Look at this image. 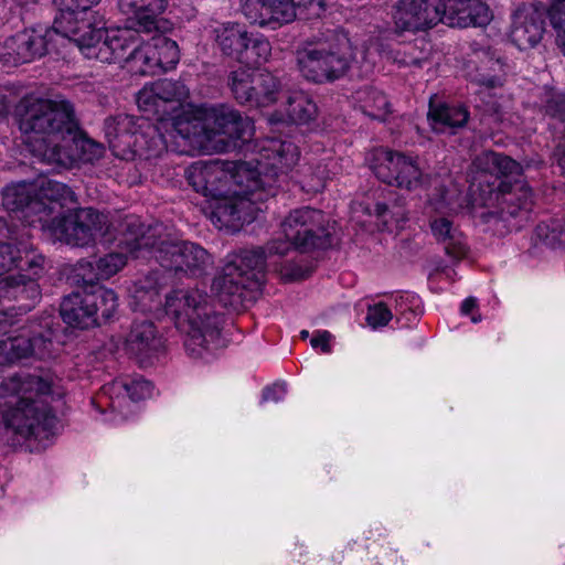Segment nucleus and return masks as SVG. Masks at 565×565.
I'll list each match as a JSON object with an SVG mask.
<instances>
[{"instance_id":"nucleus-1","label":"nucleus","mask_w":565,"mask_h":565,"mask_svg":"<svg viewBox=\"0 0 565 565\" xmlns=\"http://www.w3.org/2000/svg\"><path fill=\"white\" fill-rule=\"evenodd\" d=\"M124 226L125 243L134 257L152 256L166 274L173 273L180 278L199 276L212 265V257L204 247L179 238L162 223L146 226L139 220L131 218Z\"/></svg>"},{"instance_id":"nucleus-2","label":"nucleus","mask_w":565,"mask_h":565,"mask_svg":"<svg viewBox=\"0 0 565 565\" xmlns=\"http://www.w3.org/2000/svg\"><path fill=\"white\" fill-rule=\"evenodd\" d=\"M58 382L57 376L50 372L10 377L6 388L15 401L2 414L6 427L23 438L47 437L56 422L50 403L64 396Z\"/></svg>"},{"instance_id":"nucleus-3","label":"nucleus","mask_w":565,"mask_h":565,"mask_svg":"<svg viewBox=\"0 0 565 565\" xmlns=\"http://www.w3.org/2000/svg\"><path fill=\"white\" fill-rule=\"evenodd\" d=\"M273 167L280 169V174L260 173L258 169L245 161H207L204 196L216 199L231 192V186H241V193L252 194L256 200H267L279 192L280 181L285 180L286 171L294 167L299 152L290 141H273Z\"/></svg>"},{"instance_id":"nucleus-4","label":"nucleus","mask_w":565,"mask_h":565,"mask_svg":"<svg viewBox=\"0 0 565 565\" xmlns=\"http://www.w3.org/2000/svg\"><path fill=\"white\" fill-rule=\"evenodd\" d=\"M164 311L184 334L190 356L202 358L211 344H218L223 319L209 303L206 294L198 289L173 290L166 296Z\"/></svg>"},{"instance_id":"nucleus-5","label":"nucleus","mask_w":565,"mask_h":565,"mask_svg":"<svg viewBox=\"0 0 565 565\" xmlns=\"http://www.w3.org/2000/svg\"><path fill=\"white\" fill-rule=\"evenodd\" d=\"M19 128L32 139L41 141H67L79 136V124L74 105L62 96L53 99L35 96L23 97L17 106Z\"/></svg>"},{"instance_id":"nucleus-6","label":"nucleus","mask_w":565,"mask_h":565,"mask_svg":"<svg viewBox=\"0 0 565 565\" xmlns=\"http://www.w3.org/2000/svg\"><path fill=\"white\" fill-rule=\"evenodd\" d=\"M174 126L182 138L199 143L211 142L216 136H225L231 140H247L254 131L248 117L242 116L238 110L226 105L206 109L202 118L180 119Z\"/></svg>"},{"instance_id":"nucleus-7","label":"nucleus","mask_w":565,"mask_h":565,"mask_svg":"<svg viewBox=\"0 0 565 565\" xmlns=\"http://www.w3.org/2000/svg\"><path fill=\"white\" fill-rule=\"evenodd\" d=\"M348 39L328 32L308 47L297 52V64L305 78L313 83L333 82L342 77L350 66Z\"/></svg>"},{"instance_id":"nucleus-8","label":"nucleus","mask_w":565,"mask_h":565,"mask_svg":"<svg viewBox=\"0 0 565 565\" xmlns=\"http://www.w3.org/2000/svg\"><path fill=\"white\" fill-rule=\"evenodd\" d=\"M107 226V216L94 207L72 209L51 222L55 237L74 247L94 244L98 236L105 234Z\"/></svg>"},{"instance_id":"nucleus-9","label":"nucleus","mask_w":565,"mask_h":565,"mask_svg":"<svg viewBox=\"0 0 565 565\" xmlns=\"http://www.w3.org/2000/svg\"><path fill=\"white\" fill-rule=\"evenodd\" d=\"M54 331L46 318L29 321L19 329V333L0 340V354L7 362L28 358L46 359L52 356Z\"/></svg>"},{"instance_id":"nucleus-10","label":"nucleus","mask_w":565,"mask_h":565,"mask_svg":"<svg viewBox=\"0 0 565 565\" xmlns=\"http://www.w3.org/2000/svg\"><path fill=\"white\" fill-rule=\"evenodd\" d=\"M371 169L382 182L408 191L424 186L428 180L415 160L383 148L373 151Z\"/></svg>"},{"instance_id":"nucleus-11","label":"nucleus","mask_w":565,"mask_h":565,"mask_svg":"<svg viewBox=\"0 0 565 565\" xmlns=\"http://www.w3.org/2000/svg\"><path fill=\"white\" fill-rule=\"evenodd\" d=\"M443 0H397L393 6L395 32L427 31L443 22Z\"/></svg>"},{"instance_id":"nucleus-12","label":"nucleus","mask_w":565,"mask_h":565,"mask_svg":"<svg viewBox=\"0 0 565 565\" xmlns=\"http://www.w3.org/2000/svg\"><path fill=\"white\" fill-rule=\"evenodd\" d=\"M189 96V88L179 79L161 78L137 95L138 107L163 120L172 115Z\"/></svg>"},{"instance_id":"nucleus-13","label":"nucleus","mask_w":565,"mask_h":565,"mask_svg":"<svg viewBox=\"0 0 565 565\" xmlns=\"http://www.w3.org/2000/svg\"><path fill=\"white\" fill-rule=\"evenodd\" d=\"M42 297L34 279L19 273L0 278V311L10 316H22L31 311Z\"/></svg>"},{"instance_id":"nucleus-14","label":"nucleus","mask_w":565,"mask_h":565,"mask_svg":"<svg viewBox=\"0 0 565 565\" xmlns=\"http://www.w3.org/2000/svg\"><path fill=\"white\" fill-rule=\"evenodd\" d=\"M3 50L2 54L14 65L32 62L56 50L54 32L49 28L26 29L9 38Z\"/></svg>"},{"instance_id":"nucleus-15","label":"nucleus","mask_w":565,"mask_h":565,"mask_svg":"<svg viewBox=\"0 0 565 565\" xmlns=\"http://www.w3.org/2000/svg\"><path fill=\"white\" fill-rule=\"evenodd\" d=\"M169 0H118L120 12L134 21L137 32L164 34L173 24L161 17Z\"/></svg>"},{"instance_id":"nucleus-16","label":"nucleus","mask_w":565,"mask_h":565,"mask_svg":"<svg viewBox=\"0 0 565 565\" xmlns=\"http://www.w3.org/2000/svg\"><path fill=\"white\" fill-rule=\"evenodd\" d=\"M125 350L140 366L151 364L163 350V341L154 323L150 320L134 321L125 341Z\"/></svg>"},{"instance_id":"nucleus-17","label":"nucleus","mask_w":565,"mask_h":565,"mask_svg":"<svg viewBox=\"0 0 565 565\" xmlns=\"http://www.w3.org/2000/svg\"><path fill=\"white\" fill-rule=\"evenodd\" d=\"M254 195L241 193V186L231 190L228 194L214 199L212 218L220 227L238 228L247 221L250 203L263 202Z\"/></svg>"},{"instance_id":"nucleus-18","label":"nucleus","mask_w":565,"mask_h":565,"mask_svg":"<svg viewBox=\"0 0 565 565\" xmlns=\"http://www.w3.org/2000/svg\"><path fill=\"white\" fill-rule=\"evenodd\" d=\"M545 20L534 7H521L513 15L511 41L522 51L535 47L543 39Z\"/></svg>"},{"instance_id":"nucleus-19","label":"nucleus","mask_w":565,"mask_h":565,"mask_svg":"<svg viewBox=\"0 0 565 565\" xmlns=\"http://www.w3.org/2000/svg\"><path fill=\"white\" fill-rule=\"evenodd\" d=\"M443 22L449 26H484L491 12L481 0H443Z\"/></svg>"},{"instance_id":"nucleus-20","label":"nucleus","mask_w":565,"mask_h":565,"mask_svg":"<svg viewBox=\"0 0 565 565\" xmlns=\"http://www.w3.org/2000/svg\"><path fill=\"white\" fill-rule=\"evenodd\" d=\"M245 14L253 23L273 29L292 22L296 19L294 0H247Z\"/></svg>"},{"instance_id":"nucleus-21","label":"nucleus","mask_w":565,"mask_h":565,"mask_svg":"<svg viewBox=\"0 0 565 565\" xmlns=\"http://www.w3.org/2000/svg\"><path fill=\"white\" fill-rule=\"evenodd\" d=\"M242 275L235 266L226 263L222 273L214 277L211 289L223 307L239 309L243 306L246 290L255 289L248 282V278Z\"/></svg>"},{"instance_id":"nucleus-22","label":"nucleus","mask_w":565,"mask_h":565,"mask_svg":"<svg viewBox=\"0 0 565 565\" xmlns=\"http://www.w3.org/2000/svg\"><path fill=\"white\" fill-rule=\"evenodd\" d=\"M168 285L167 274L152 270L129 288V306L135 311L150 312L161 306L160 291Z\"/></svg>"},{"instance_id":"nucleus-23","label":"nucleus","mask_w":565,"mask_h":565,"mask_svg":"<svg viewBox=\"0 0 565 565\" xmlns=\"http://www.w3.org/2000/svg\"><path fill=\"white\" fill-rule=\"evenodd\" d=\"M139 38L127 30L107 31L88 56H94L102 63H127Z\"/></svg>"},{"instance_id":"nucleus-24","label":"nucleus","mask_w":565,"mask_h":565,"mask_svg":"<svg viewBox=\"0 0 565 565\" xmlns=\"http://www.w3.org/2000/svg\"><path fill=\"white\" fill-rule=\"evenodd\" d=\"M497 189V200L500 204L497 215L500 220L508 221L510 217L526 216L532 210L533 194L527 185L516 181L514 184L501 181Z\"/></svg>"},{"instance_id":"nucleus-25","label":"nucleus","mask_w":565,"mask_h":565,"mask_svg":"<svg viewBox=\"0 0 565 565\" xmlns=\"http://www.w3.org/2000/svg\"><path fill=\"white\" fill-rule=\"evenodd\" d=\"M2 205L10 212H23L50 215L53 209L45 202L36 200L34 181H20L8 184L2 190Z\"/></svg>"},{"instance_id":"nucleus-26","label":"nucleus","mask_w":565,"mask_h":565,"mask_svg":"<svg viewBox=\"0 0 565 565\" xmlns=\"http://www.w3.org/2000/svg\"><path fill=\"white\" fill-rule=\"evenodd\" d=\"M427 118L436 132L456 134L458 129L468 124L470 114L463 105L434 104L430 102Z\"/></svg>"},{"instance_id":"nucleus-27","label":"nucleus","mask_w":565,"mask_h":565,"mask_svg":"<svg viewBox=\"0 0 565 565\" xmlns=\"http://www.w3.org/2000/svg\"><path fill=\"white\" fill-rule=\"evenodd\" d=\"M473 62L476 64L490 63L491 73L483 72V67H476V74L472 76V82L480 87L493 89L502 86L503 63L491 46L484 45L477 41L470 44Z\"/></svg>"},{"instance_id":"nucleus-28","label":"nucleus","mask_w":565,"mask_h":565,"mask_svg":"<svg viewBox=\"0 0 565 565\" xmlns=\"http://www.w3.org/2000/svg\"><path fill=\"white\" fill-rule=\"evenodd\" d=\"M473 62L476 64L490 63L491 73L483 72V67H476V74L472 76V82L480 87L493 89L502 86L503 63L491 46L484 45L477 41L470 44Z\"/></svg>"},{"instance_id":"nucleus-29","label":"nucleus","mask_w":565,"mask_h":565,"mask_svg":"<svg viewBox=\"0 0 565 565\" xmlns=\"http://www.w3.org/2000/svg\"><path fill=\"white\" fill-rule=\"evenodd\" d=\"M473 62L476 64L490 63L491 73L483 72V67H476V74L472 76V82L480 87L493 89L502 86L503 63L491 46L484 45L477 41L470 44Z\"/></svg>"},{"instance_id":"nucleus-30","label":"nucleus","mask_w":565,"mask_h":565,"mask_svg":"<svg viewBox=\"0 0 565 565\" xmlns=\"http://www.w3.org/2000/svg\"><path fill=\"white\" fill-rule=\"evenodd\" d=\"M60 313L65 323L79 329L96 326V316L88 306L87 289L74 291L64 297L60 306Z\"/></svg>"},{"instance_id":"nucleus-31","label":"nucleus","mask_w":565,"mask_h":565,"mask_svg":"<svg viewBox=\"0 0 565 565\" xmlns=\"http://www.w3.org/2000/svg\"><path fill=\"white\" fill-rule=\"evenodd\" d=\"M266 258L265 248L256 247L233 254L227 263L235 266L242 276L248 278V282L258 288L264 279Z\"/></svg>"},{"instance_id":"nucleus-32","label":"nucleus","mask_w":565,"mask_h":565,"mask_svg":"<svg viewBox=\"0 0 565 565\" xmlns=\"http://www.w3.org/2000/svg\"><path fill=\"white\" fill-rule=\"evenodd\" d=\"M430 230L436 241L444 245L445 253L455 260L467 255V246L462 233L447 217L430 221Z\"/></svg>"},{"instance_id":"nucleus-33","label":"nucleus","mask_w":565,"mask_h":565,"mask_svg":"<svg viewBox=\"0 0 565 565\" xmlns=\"http://www.w3.org/2000/svg\"><path fill=\"white\" fill-rule=\"evenodd\" d=\"M34 190L40 202L57 203L62 207L78 203L76 193L68 185L43 175L34 180Z\"/></svg>"},{"instance_id":"nucleus-34","label":"nucleus","mask_w":565,"mask_h":565,"mask_svg":"<svg viewBox=\"0 0 565 565\" xmlns=\"http://www.w3.org/2000/svg\"><path fill=\"white\" fill-rule=\"evenodd\" d=\"M215 42L221 52L237 60L244 45H247L248 32L238 23L223 24L214 30Z\"/></svg>"},{"instance_id":"nucleus-35","label":"nucleus","mask_w":565,"mask_h":565,"mask_svg":"<svg viewBox=\"0 0 565 565\" xmlns=\"http://www.w3.org/2000/svg\"><path fill=\"white\" fill-rule=\"evenodd\" d=\"M323 218H326V215L320 210L308 206L296 209L289 213L281 224L284 235L288 239L299 238L305 231L315 227Z\"/></svg>"},{"instance_id":"nucleus-36","label":"nucleus","mask_w":565,"mask_h":565,"mask_svg":"<svg viewBox=\"0 0 565 565\" xmlns=\"http://www.w3.org/2000/svg\"><path fill=\"white\" fill-rule=\"evenodd\" d=\"M252 90L250 106L265 107L277 100L280 83L267 71H254Z\"/></svg>"},{"instance_id":"nucleus-37","label":"nucleus","mask_w":565,"mask_h":565,"mask_svg":"<svg viewBox=\"0 0 565 565\" xmlns=\"http://www.w3.org/2000/svg\"><path fill=\"white\" fill-rule=\"evenodd\" d=\"M296 250L308 253L316 249H327L332 245V234L329 226V220L326 217L318 222L315 227H310L299 236V238H289Z\"/></svg>"},{"instance_id":"nucleus-38","label":"nucleus","mask_w":565,"mask_h":565,"mask_svg":"<svg viewBox=\"0 0 565 565\" xmlns=\"http://www.w3.org/2000/svg\"><path fill=\"white\" fill-rule=\"evenodd\" d=\"M105 29V22L102 19L96 20L92 12L83 13L72 41L79 47H86L89 52H93L103 39Z\"/></svg>"},{"instance_id":"nucleus-39","label":"nucleus","mask_w":565,"mask_h":565,"mask_svg":"<svg viewBox=\"0 0 565 565\" xmlns=\"http://www.w3.org/2000/svg\"><path fill=\"white\" fill-rule=\"evenodd\" d=\"M88 306H90L93 315L96 316V326L100 322L108 321L118 307V298L114 290L97 286L88 290Z\"/></svg>"},{"instance_id":"nucleus-40","label":"nucleus","mask_w":565,"mask_h":565,"mask_svg":"<svg viewBox=\"0 0 565 565\" xmlns=\"http://www.w3.org/2000/svg\"><path fill=\"white\" fill-rule=\"evenodd\" d=\"M55 143L47 145L45 141H42L38 147L32 149V152L35 158L39 159L40 162H44L47 164H53L57 167H68L78 156L73 149L71 142H65V145H60V141H54Z\"/></svg>"},{"instance_id":"nucleus-41","label":"nucleus","mask_w":565,"mask_h":565,"mask_svg":"<svg viewBox=\"0 0 565 565\" xmlns=\"http://www.w3.org/2000/svg\"><path fill=\"white\" fill-rule=\"evenodd\" d=\"M167 152L164 137L156 127H148L137 137L136 159L156 160Z\"/></svg>"},{"instance_id":"nucleus-42","label":"nucleus","mask_w":565,"mask_h":565,"mask_svg":"<svg viewBox=\"0 0 565 565\" xmlns=\"http://www.w3.org/2000/svg\"><path fill=\"white\" fill-rule=\"evenodd\" d=\"M270 52L271 46L268 40L249 33L247 45L243 46L236 61L248 67H257L268 60Z\"/></svg>"},{"instance_id":"nucleus-43","label":"nucleus","mask_w":565,"mask_h":565,"mask_svg":"<svg viewBox=\"0 0 565 565\" xmlns=\"http://www.w3.org/2000/svg\"><path fill=\"white\" fill-rule=\"evenodd\" d=\"M288 121L292 124H308L317 114L316 104L303 93H295L288 96L286 102Z\"/></svg>"},{"instance_id":"nucleus-44","label":"nucleus","mask_w":565,"mask_h":565,"mask_svg":"<svg viewBox=\"0 0 565 565\" xmlns=\"http://www.w3.org/2000/svg\"><path fill=\"white\" fill-rule=\"evenodd\" d=\"M535 237L551 248L565 247V218L542 221L535 227Z\"/></svg>"},{"instance_id":"nucleus-45","label":"nucleus","mask_w":565,"mask_h":565,"mask_svg":"<svg viewBox=\"0 0 565 565\" xmlns=\"http://www.w3.org/2000/svg\"><path fill=\"white\" fill-rule=\"evenodd\" d=\"M129 60L126 65L129 71L138 75L152 74L156 66L159 65L157 61L156 52L150 46H142L138 39L135 43L134 50L129 55Z\"/></svg>"},{"instance_id":"nucleus-46","label":"nucleus","mask_w":565,"mask_h":565,"mask_svg":"<svg viewBox=\"0 0 565 565\" xmlns=\"http://www.w3.org/2000/svg\"><path fill=\"white\" fill-rule=\"evenodd\" d=\"M391 105L384 93L377 89H369L365 96L361 99L360 109L367 117L375 120H385L391 113Z\"/></svg>"},{"instance_id":"nucleus-47","label":"nucleus","mask_w":565,"mask_h":565,"mask_svg":"<svg viewBox=\"0 0 565 565\" xmlns=\"http://www.w3.org/2000/svg\"><path fill=\"white\" fill-rule=\"evenodd\" d=\"M253 79L254 71L249 68H238L230 73L228 86L235 99L241 104L250 105Z\"/></svg>"},{"instance_id":"nucleus-48","label":"nucleus","mask_w":565,"mask_h":565,"mask_svg":"<svg viewBox=\"0 0 565 565\" xmlns=\"http://www.w3.org/2000/svg\"><path fill=\"white\" fill-rule=\"evenodd\" d=\"M60 11L61 13L55 18L53 25L49 28L50 31L54 32V41L56 44L58 41L65 39L72 41L74 34H76V29L78 21L81 20V15L84 13L70 10Z\"/></svg>"},{"instance_id":"nucleus-49","label":"nucleus","mask_w":565,"mask_h":565,"mask_svg":"<svg viewBox=\"0 0 565 565\" xmlns=\"http://www.w3.org/2000/svg\"><path fill=\"white\" fill-rule=\"evenodd\" d=\"M104 131L106 139L115 138V136H124L137 132V125L134 116L127 114H118L109 116L104 121Z\"/></svg>"},{"instance_id":"nucleus-50","label":"nucleus","mask_w":565,"mask_h":565,"mask_svg":"<svg viewBox=\"0 0 565 565\" xmlns=\"http://www.w3.org/2000/svg\"><path fill=\"white\" fill-rule=\"evenodd\" d=\"M140 131L107 139L113 154L121 160H136L137 137Z\"/></svg>"},{"instance_id":"nucleus-51","label":"nucleus","mask_w":565,"mask_h":565,"mask_svg":"<svg viewBox=\"0 0 565 565\" xmlns=\"http://www.w3.org/2000/svg\"><path fill=\"white\" fill-rule=\"evenodd\" d=\"M547 15L556 31V42L565 56V0H553L548 7Z\"/></svg>"},{"instance_id":"nucleus-52","label":"nucleus","mask_w":565,"mask_h":565,"mask_svg":"<svg viewBox=\"0 0 565 565\" xmlns=\"http://www.w3.org/2000/svg\"><path fill=\"white\" fill-rule=\"evenodd\" d=\"M154 47L157 49L156 55L159 65L172 66L179 62L180 51L175 41L167 36H160L157 39Z\"/></svg>"},{"instance_id":"nucleus-53","label":"nucleus","mask_w":565,"mask_h":565,"mask_svg":"<svg viewBox=\"0 0 565 565\" xmlns=\"http://www.w3.org/2000/svg\"><path fill=\"white\" fill-rule=\"evenodd\" d=\"M66 142H71L74 151L78 153L76 159L83 158L85 160H92L100 157L104 149L102 145L89 139L81 128L78 139H67Z\"/></svg>"},{"instance_id":"nucleus-54","label":"nucleus","mask_w":565,"mask_h":565,"mask_svg":"<svg viewBox=\"0 0 565 565\" xmlns=\"http://www.w3.org/2000/svg\"><path fill=\"white\" fill-rule=\"evenodd\" d=\"M94 263L100 279H108L126 265V256L121 253H109Z\"/></svg>"},{"instance_id":"nucleus-55","label":"nucleus","mask_w":565,"mask_h":565,"mask_svg":"<svg viewBox=\"0 0 565 565\" xmlns=\"http://www.w3.org/2000/svg\"><path fill=\"white\" fill-rule=\"evenodd\" d=\"M116 385H119L134 402L149 398L153 390L151 382L141 377L125 382H117Z\"/></svg>"},{"instance_id":"nucleus-56","label":"nucleus","mask_w":565,"mask_h":565,"mask_svg":"<svg viewBox=\"0 0 565 565\" xmlns=\"http://www.w3.org/2000/svg\"><path fill=\"white\" fill-rule=\"evenodd\" d=\"M207 161L192 163L185 169L184 177L194 191L204 195Z\"/></svg>"},{"instance_id":"nucleus-57","label":"nucleus","mask_w":565,"mask_h":565,"mask_svg":"<svg viewBox=\"0 0 565 565\" xmlns=\"http://www.w3.org/2000/svg\"><path fill=\"white\" fill-rule=\"evenodd\" d=\"M75 271V277L77 278V281H79V279L83 281L84 289L89 288V290H92L99 286L97 282L102 279L99 275H97V267L94 262H78Z\"/></svg>"},{"instance_id":"nucleus-58","label":"nucleus","mask_w":565,"mask_h":565,"mask_svg":"<svg viewBox=\"0 0 565 565\" xmlns=\"http://www.w3.org/2000/svg\"><path fill=\"white\" fill-rule=\"evenodd\" d=\"M19 249L10 243L0 242V276L18 266Z\"/></svg>"},{"instance_id":"nucleus-59","label":"nucleus","mask_w":565,"mask_h":565,"mask_svg":"<svg viewBox=\"0 0 565 565\" xmlns=\"http://www.w3.org/2000/svg\"><path fill=\"white\" fill-rule=\"evenodd\" d=\"M29 279H34L39 282V279L46 273V258L42 254H26L25 256V269Z\"/></svg>"},{"instance_id":"nucleus-60","label":"nucleus","mask_w":565,"mask_h":565,"mask_svg":"<svg viewBox=\"0 0 565 565\" xmlns=\"http://www.w3.org/2000/svg\"><path fill=\"white\" fill-rule=\"evenodd\" d=\"M488 88L480 87L478 90V96L480 99V104L477 107L483 110L488 116L493 117L495 120H500L502 118V107L493 96L488 94Z\"/></svg>"},{"instance_id":"nucleus-61","label":"nucleus","mask_w":565,"mask_h":565,"mask_svg":"<svg viewBox=\"0 0 565 565\" xmlns=\"http://www.w3.org/2000/svg\"><path fill=\"white\" fill-rule=\"evenodd\" d=\"M392 319V312L387 306L383 302L369 307L366 321L373 327H384Z\"/></svg>"},{"instance_id":"nucleus-62","label":"nucleus","mask_w":565,"mask_h":565,"mask_svg":"<svg viewBox=\"0 0 565 565\" xmlns=\"http://www.w3.org/2000/svg\"><path fill=\"white\" fill-rule=\"evenodd\" d=\"M374 214L379 220L383 222L384 225H386L390 222V220H395L396 222H399L406 218L405 212L401 206L390 207L384 202H377L374 205Z\"/></svg>"},{"instance_id":"nucleus-63","label":"nucleus","mask_w":565,"mask_h":565,"mask_svg":"<svg viewBox=\"0 0 565 565\" xmlns=\"http://www.w3.org/2000/svg\"><path fill=\"white\" fill-rule=\"evenodd\" d=\"M499 156L500 153L495 151H483L476 157V159L473 160V164L479 171L495 174Z\"/></svg>"},{"instance_id":"nucleus-64","label":"nucleus","mask_w":565,"mask_h":565,"mask_svg":"<svg viewBox=\"0 0 565 565\" xmlns=\"http://www.w3.org/2000/svg\"><path fill=\"white\" fill-rule=\"evenodd\" d=\"M521 172L522 167L519 162L503 153H500L495 175L514 179L519 177Z\"/></svg>"}]
</instances>
